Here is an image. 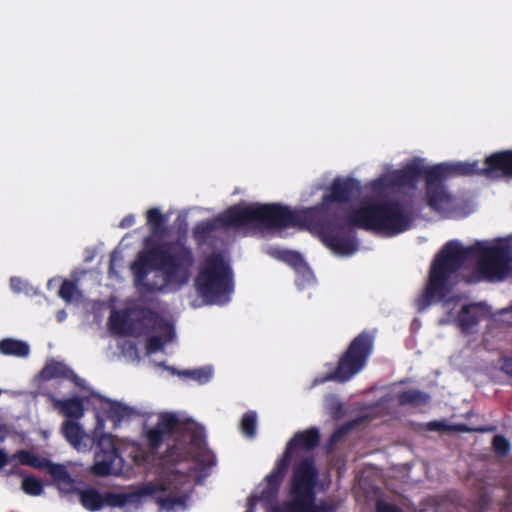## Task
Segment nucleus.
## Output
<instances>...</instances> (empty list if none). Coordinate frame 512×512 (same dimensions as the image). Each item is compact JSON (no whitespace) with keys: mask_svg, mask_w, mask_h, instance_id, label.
Here are the masks:
<instances>
[{"mask_svg":"<svg viewBox=\"0 0 512 512\" xmlns=\"http://www.w3.org/2000/svg\"><path fill=\"white\" fill-rule=\"evenodd\" d=\"M329 190L330 193L324 194L320 203L306 209H291L271 203L278 230L290 227L307 229L336 254L349 256L357 251L358 246L353 229L396 236L409 230L421 211L412 197L392 198L365 203L344 216L339 204L350 202L360 193L359 181L336 178Z\"/></svg>","mask_w":512,"mask_h":512,"instance_id":"f257e3e1","label":"nucleus"},{"mask_svg":"<svg viewBox=\"0 0 512 512\" xmlns=\"http://www.w3.org/2000/svg\"><path fill=\"white\" fill-rule=\"evenodd\" d=\"M141 321L147 328L152 331H161L166 336V340H171L174 336V329L172 324L167 321L162 315L151 308H141L139 310Z\"/></svg>","mask_w":512,"mask_h":512,"instance_id":"6ab92c4d","label":"nucleus"},{"mask_svg":"<svg viewBox=\"0 0 512 512\" xmlns=\"http://www.w3.org/2000/svg\"><path fill=\"white\" fill-rule=\"evenodd\" d=\"M252 223L278 230L271 204H236L213 219L197 223L193 229V236L202 244L218 229L239 228Z\"/></svg>","mask_w":512,"mask_h":512,"instance_id":"39448f33","label":"nucleus"},{"mask_svg":"<svg viewBox=\"0 0 512 512\" xmlns=\"http://www.w3.org/2000/svg\"><path fill=\"white\" fill-rule=\"evenodd\" d=\"M375 512H404V510L394 503L378 499L375 503Z\"/></svg>","mask_w":512,"mask_h":512,"instance_id":"e433bc0d","label":"nucleus"},{"mask_svg":"<svg viewBox=\"0 0 512 512\" xmlns=\"http://www.w3.org/2000/svg\"><path fill=\"white\" fill-rule=\"evenodd\" d=\"M374 348V335L368 331L358 334L340 356L336 368L324 380L345 383L361 372Z\"/></svg>","mask_w":512,"mask_h":512,"instance_id":"6e6552de","label":"nucleus"},{"mask_svg":"<svg viewBox=\"0 0 512 512\" xmlns=\"http://www.w3.org/2000/svg\"><path fill=\"white\" fill-rule=\"evenodd\" d=\"M256 423V413L254 411L246 412L240 424L242 433L247 437H253L256 434Z\"/></svg>","mask_w":512,"mask_h":512,"instance_id":"c85d7f7f","label":"nucleus"},{"mask_svg":"<svg viewBox=\"0 0 512 512\" xmlns=\"http://www.w3.org/2000/svg\"><path fill=\"white\" fill-rule=\"evenodd\" d=\"M109 417L114 421H122L132 415V409L118 402L111 403L108 410Z\"/></svg>","mask_w":512,"mask_h":512,"instance_id":"7c9ffc66","label":"nucleus"},{"mask_svg":"<svg viewBox=\"0 0 512 512\" xmlns=\"http://www.w3.org/2000/svg\"><path fill=\"white\" fill-rule=\"evenodd\" d=\"M351 427H352V424L347 423V424L342 425L341 427L337 428L330 436L331 444L338 442L340 440V438L343 437Z\"/></svg>","mask_w":512,"mask_h":512,"instance_id":"ea45409f","label":"nucleus"},{"mask_svg":"<svg viewBox=\"0 0 512 512\" xmlns=\"http://www.w3.org/2000/svg\"><path fill=\"white\" fill-rule=\"evenodd\" d=\"M283 259L293 267L297 273L302 274L306 279H309L312 276V271L298 252L286 251Z\"/></svg>","mask_w":512,"mask_h":512,"instance_id":"a878e982","label":"nucleus"},{"mask_svg":"<svg viewBox=\"0 0 512 512\" xmlns=\"http://www.w3.org/2000/svg\"><path fill=\"white\" fill-rule=\"evenodd\" d=\"M10 287L15 292H20L22 290V281L18 277H11L10 279Z\"/></svg>","mask_w":512,"mask_h":512,"instance_id":"c03bdc74","label":"nucleus"},{"mask_svg":"<svg viewBox=\"0 0 512 512\" xmlns=\"http://www.w3.org/2000/svg\"><path fill=\"white\" fill-rule=\"evenodd\" d=\"M289 466L286 460L278 459L272 471L265 477V486L259 495L252 496L251 499L265 503L273 504L277 499L281 484L288 472Z\"/></svg>","mask_w":512,"mask_h":512,"instance_id":"4468645a","label":"nucleus"},{"mask_svg":"<svg viewBox=\"0 0 512 512\" xmlns=\"http://www.w3.org/2000/svg\"><path fill=\"white\" fill-rule=\"evenodd\" d=\"M457 321L462 332L468 333L480 321L479 311L476 304H465L462 306Z\"/></svg>","mask_w":512,"mask_h":512,"instance_id":"412c9836","label":"nucleus"},{"mask_svg":"<svg viewBox=\"0 0 512 512\" xmlns=\"http://www.w3.org/2000/svg\"><path fill=\"white\" fill-rule=\"evenodd\" d=\"M118 450L112 435L102 433L96 443L95 453H106L107 451Z\"/></svg>","mask_w":512,"mask_h":512,"instance_id":"f704fd0d","label":"nucleus"},{"mask_svg":"<svg viewBox=\"0 0 512 512\" xmlns=\"http://www.w3.org/2000/svg\"><path fill=\"white\" fill-rule=\"evenodd\" d=\"M245 512H252L251 510H246Z\"/></svg>","mask_w":512,"mask_h":512,"instance_id":"8fccbe9b","label":"nucleus"},{"mask_svg":"<svg viewBox=\"0 0 512 512\" xmlns=\"http://www.w3.org/2000/svg\"><path fill=\"white\" fill-rule=\"evenodd\" d=\"M169 483L155 485L154 483L144 484L135 492L130 493H114L107 492L104 495L105 505L111 507H124L127 505H137L144 496H154L157 491H165L169 489Z\"/></svg>","mask_w":512,"mask_h":512,"instance_id":"ddd939ff","label":"nucleus"},{"mask_svg":"<svg viewBox=\"0 0 512 512\" xmlns=\"http://www.w3.org/2000/svg\"><path fill=\"white\" fill-rule=\"evenodd\" d=\"M77 292L78 289L76 283L72 280L65 279L60 286L58 295L66 302H71Z\"/></svg>","mask_w":512,"mask_h":512,"instance_id":"c9c22d12","label":"nucleus"},{"mask_svg":"<svg viewBox=\"0 0 512 512\" xmlns=\"http://www.w3.org/2000/svg\"><path fill=\"white\" fill-rule=\"evenodd\" d=\"M20 464L33 467L39 470H46L51 476L54 484L60 490L69 491L73 487V479L66 467L62 464L51 462L48 458L39 457L28 450H18L12 455Z\"/></svg>","mask_w":512,"mask_h":512,"instance_id":"1a4fd4ad","label":"nucleus"},{"mask_svg":"<svg viewBox=\"0 0 512 512\" xmlns=\"http://www.w3.org/2000/svg\"><path fill=\"white\" fill-rule=\"evenodd\" d=\"M196 462L205 468L215 465V456L208 451L199 452L195 458Z\"/></svg>","mask_w":512,"mask_h":512,"instance_id":"58836bf2","label":"nucleus"},{"mask_svg":"<svg viewBox=\"0 0 512 512\" xmlns=\"http://www.w3.org/2000/svg\"><path fill=\"white\" fill-rule=\"evenodd\" d=\"M183 375L197 381L199 384H205L209 382L213 376V370L211 367H200L198 369L186 370Z\"/></svg>","mask_w":512,"mask_h":512,"instance_id":"c756f323","label":"nucleus"},{"mask_svg":"<svg viewBox=\"0 0 512 512\" xmlns=\"http://www.w3.org/2000/svg\"><path fill=\"white\" fill-rule=\"evenodd\" d=\"M199 295L209 304H225L233 292V272L220 252L208 255L195 278Z\"/></svg>","mask_w":512,"mask_h":512,"instance_id":"423d86ee","label":"nucleus"},{"mask_svg":"<svg viewBox=\"0 0 512 512\" xmlns=\"http://www.w3.org/2000/svg\"><path fill=\"white\" fill-rule=\"evenodd\" d=\"M427 170L428 168L417 163L408 164L402 169L373 180L371 188L375 193H380L387 189L414 187L421 176L426 177Z\"/></svg>","mask_w":512,"mask_h":512,"instance_id":"9b49d317","label":"nucleus"},{"mask_svg":"<svg viewBox=\"0 0 512 512\" xmlns=\"http://www.w3.org/2000/svg\"><path fill=\"white\" fill-rule=\"evenodd\" d=\"M168 340H163L160 336H150L147 339L146 349L148 353H155L161 350L164 346V343Z\"/></svg>","mask_w":512,"mask_h":512,"instance_id":"4c0bfd02","label":"nucleus"},{"mask_svg":"<svg viewBox=\"0 0 512 512\" xmlns=\"http://www.w3.org/2000/svg\"><path fill=\"white\" fill-rule=\"evenodd\" d=\"M319 470L315 459L307 456L294 464L288 485V500L273 505L270 512H334L336 506L328 501L316 503Z\"/></svg>","mask_w":512,"mask_h":512,"instance_id":"20e7f679","label":"nucleus"},{"mask_svg":"<svg viewBox=\"0 0 512 512\" xmlns=\"http://www.w3.org/2000/svg\"><path fill=\"white\" fill-rule=\"evenodd\" d=\"M446 425L441 421H431L426 424V429L429 431H442Z\"/></svg>","mask_w":512,"mask_h":512,"instance_id":"79ce46f5","label":"nucleus"},{"mask_svg":"<svg viewBox=\"0 0 512 512\" xmlns=\"http://www.w3.org/2000/svg\"><path fill=\"white\" fill-rule=\"evenodd\" d=\"M80 501L83 507L89 511H98L105 505L104 495L93 488L83 490L80 494Z\"/></svg>","mask_w":512,"mask_h":512,"instance_id":"5701e85b","label":"nucleus"},{"mask_svg":"<svg viewBox=\"0 0 512 512\" xmlns=\"http://www.w3.org/2000/svg\"><path fill=\"white\" fill-rule=\"evenodd\" d=\"M21 488L28 495L39 496L43 492V483L40 479L28 475L23 478Z\"/></svg>","mask_w":512,"mask_h":512,"instance_id":"cd10ccee","label":"nucleus"},{"mask_svg":"<svg viewBox=\"0 0 512 512\" xmlns=\"http://www.w3.org/2000/svg\"><path fill=\"white\" fill-rule=\"evenodd\" d=\"M166 437L167 436L156 426L146 432L148 446L153 450L158 449L163 444Z\"/></svg>","mask_w":512,"mask_h":512,"instance_id":"72a5a7b5","label":"nucleus"},{"mask_svg":"<svg viewBox=\"0 0 512 512\" xmlns=\"http://www.w3.org/2000/svg\"><path fill=\"white\" fill-rule=\"evenodd\" d=\"M39 378L44 381H49L58 378L67 379L72 381L75 385L79 387L83 386L84 382L65 363L53 359L48 361L42 368V370L39 373Z\"/></svg>","mask_w":512,"mask_h":512,"instance_id":"f3484780","label":"nucleus"},{"mask_svg":"<svg viewBox=\"0 0 512 512\" xmlns=\"http://www.w3.org/2000/svg\"><path fill=\"white\" fill-rule=\"evenodd\" d=\"M430 397L428 394L416 390V389H410L403 391L398 394L397 400L398 403L401 406L405 405H420V404H426L429 401Z\"/></svg>","mask_w":512,"mask_h":512,"instance_id":"393cba45","label":"nucleus"},{"mask_svg":"<svg viewBox=\"0 0 512 512\" xmlns=\"http://www.w3.org/2000/svg\"><path fill=\"white\" fill-rule=\"evenodd\" d=\"M472 258L478 260L473 271L464 278L467 284L502 281L511 270L512 244L506 239H499L490 246L477 242L464 247L456 240L448 241L431 262L426 287L418 301L419 309L450 294L455 285L454 276Z\"/></svg>","mask_w":512,"mask_h":512,"instance_id":"f03ea898","label":"nucleus"},{"mask_svg":"<svg viewBox=\"0 0 512 512\" xmlns=\"http://www.w3.org/2000/svg\"><path fill=\"white\" fill-rule=\"evenodd\" d=\"M501 371L512 378V356L502 358Z\"/></svg>","mask_w":512,"mask_h":512,"instance_id":"a19ab883","label":"nucleus"},{"mask_svg":"<svg viewBox=\"0 0 512 512\" xmlns=\"http://www.w3.org/2000/svg\"><path fill=\"white\" fill-rule=\"evenodd\" d=\"M472 167V175L488 179L512 178V149L501 150L487 156L482 164L479 161L464 162Z\"/></svg>","mask_w":512,"mask_h":512,"instance_id":"9d476101","label":"nucleus"},{"mask_svg":"<svg viewBox=\"0 0 512 512\" xmlns=\"http://www.w3.org/2000/svg\"><path fill=\"white\" fill-rule=\"evenodd\" d=\"M320 442V433L317 428L311 427L304 431H299L288 441L286 448L279 459L286 460V465L290 466L293 451L303 449L310 451L315 449Z\"/></svg>","mask_w":512,"mask_h":512,"instance_id":"2eb2a0df","label":"nucleus"},{"mask_svg":"<svg viewBox=\"0 0 512 512\" xmlns=\"http://www.w3.org/2000/svg\"><path fill=\"white\" fill-rule=\"evenodd\" d=\"M0 353L7 356L25 358L30 353V347L25 341L5 338L0 341Z\"/></svg>","mask_w":512,"mask_h":512,"instance_id":"4be33fe9","label":"nucleus"},{"mask_svg":"<svg viewBox=\"0 0 512 512\" xmlns=\"http://www.w3.org/2000/svg\"><path fill=\"white\" fill-rule=\"evenodd\" d=\"M61 432L66 441L77 450H81L86 447V444H82L84 438H88V435L83 430L82 426L73 420H66L62 423Z\"/></svg>","mask_w":512,"mask_h":512,"instance_id":"aec40b11","label":"nucleus"},{"mask_svg":"<svg viewBox=\"0 0 512 512\" xmlns=\"http://www.w3.org/2000/svg\"><path fill=\"white\" fill-rule=\"evenodd\" d=\"M114 269V263H113V257H111L110 259V263H109V272L111 273Z\"/></svg>","mask_w":512,"mask_h":512,"instance_id":"de8ad7c7","label":"nucleus"},{"mask_svg":"<svg viewBox=\"0 0 512 512\" xmlns=\"http://www.w3.org/2000/svg\"><path fill=\"white\" fill-rule=\"evenodd\" d=\"M474 165L462 162L440 163L429 167L425 177V200L433 211L442 213L451 208L453 197L444 181L454 176H470Z\"/></svg>","mask_w":512,"mask_h":512,"instance_id":"0eeeda50","label":"nucleus"},{"mask_svg":"<svg viewBox=\"0 0 512 512\" xmlns=\"http://www.w3.org/2000/svg\"><path fill=\"white\" fill-rule=\"evenodd\" d=\"M122 464L123 459L118 450L107 451L106 453H95L94 464L91 471L97 476L117 474L121 470Z\"/></svg>","mask_w":512,"mask_h":512,"instance_id":"dca6fc26","label":"nucleus"},{"mask_svg":"<svg viewBox=\"0 0 512 512\" xmlns=\"http://www.w3.org/2000/svg\"><path fill=\"white\" fill-rule=\"evenodd\" d=\"M492 449L497 456L505 457L511 450V444L505 436L497 434L492 439Z\"/></svg>","mask_w":512,"mask_h":512,"instance_id":"2f4dec72","label":"nucleus"},{"mask_svg":"<svg viewBox=\"0 0 512 512\" xmlns=\"http://www.w3.org/2000/svg\"><path fill=\"white\" fill-rule=\"evenodd\" d=\"M147 225L153 236L162 235L165 232V217L158 208H150L146 212Z\"/></svg>","mask_w":512,"mask_h":512,"instance_id":"b1692460","label":"nucleus"},{"mask_svg":"<svg viewBox=\"0 0 512 512\" xmlns=\"http://www.w3.org/2000/svg\"><path fill=\"white\" fill-rule=\"evenodd\" d=\"M135 222V218L133 215H127L125 216L119 223L120 228H128L132 226Z\"/></svg>","mask_w":512,"mask_h":512,"instance_id":"a18cd8bd","label":"nucleus"},{"mask_svg":"<svg viewBox=\"0 0 512 512\" xmlns=\"http://www.w3.org/2000/svg\"><path fill=\"white\" fill-rule=\"evenodd\" d=\"M10 462L9 455L0 448V469L5 467Z\"/></svg>","mask_w":512,"mask_h":512,"instance_id":"49530a36","label":"nucleus"},{"mask_svg":"<svg viewBox=\"0 0 512 512\" xmlns=\"http://www.w3.org/2000/svg\"><path fill=\"white\" fill-rule=\"evenodd\" d=\"M204 441V436H203V433L202 432H199V431H195L193 434H192V437H191V443L197 447H200L201 444L203 443Z\"/></svg>","mask_w":512,"mask_h":512,"instance_id":"37998d69","label":"nucleus"},{"mask_svg":"<svg viewBox=\"0 0 512 512\" xmlns=\"http://www.w3.org/2000/svg\"><path fill=\"white\" fill-rule=\"evenodd\" d=\"M187 481V476L176 471L170 473L161 483L158 485L169 483L170 488L164 492H170L169 495L164 497H156V502L159 507L168 512L174 511L176 507L184 508L186 505L187 496L180 494L181 488ZM157 491L155 494H157Z\"/></svg>","mask_w":512,"mask_h":512,"instance_id":"f8f14e48","label":"nucleus"},{"mask_svg":"<svg viewBox=\"0 0 512 512\" xmlns=\"http://www.w3.org/2000/svg\"><path fill=\"white\" fill-rule=\"evenodd\" d=\"M127 322L128 316L125 313L113 311L109 317V324L111 330L118 333L130 334L129 332L124 331V326L126 325Z\"/></svg>","mask_w":512,"mask_h":512,"instance_id":"473e14b6","label":"nucleus"},{"mask_svg":"<svg viewBox=\"0 0 512 512\" xmlns=\"http://www.w3.org/2000/svg\"><path fill=\"white\" fill-rule=\"evenodd\" d=\"M175 448H176L175 446H171V447L167 450V454H168V456H171V455H172V451H173Z\"/></svg>","mask_w":512,"mask_h":512,"instance_id":"09e8293b","label":"nucleus"},{"mask_svg":"<svg viewBox=\"0 0 512 512\" xmlns=\"http://www.w3.org/2000/svg\"><path fill=\"white\" fill-rule=\"evenodd\" d=\"M194 264L193 251L185 241H160L147 237L143 250L131 264V271L137 286L156 292L163 291L170 284H187Z\"/></svg>","mask_w":512,"mask_h":512,"instance_id":"7ed1b4c3","label":"nucleus"},{"mask_svg":"<svg viewBox=\"0 0 512 512\" xmlns=\"http://www.w3.org/2000/svg\"><path fill=\"white\" fill-rule=\"evenodd\" d=\"M54 409L68 419L78 420L85 413L83 399L79 397H71L66 399H58L53 394H47Z\"/></svg>","mask_w":512,"mask_h":512,"instance_id":"a211bd4d","label":"nucleus"},{"mask_svg":"<svg viewBox=\"0 0 512 512\" xmlns=\"http://www.w3.org/2000/svg\"><path fill=\"white\" fill-rule=\"evenodd\" d=\"M178 424L179 419L176 415L166 413L160 416L155 426L158 427L167 437H169L173 434Z\"/></svg>","mask_w":512,"mask_h":512,"instance_id":"bb28decb","label":"nucleus"}]
</instances>
